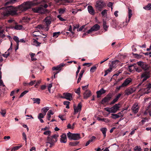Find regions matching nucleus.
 Instances as JSON below:
<instances>
[{
  "instance_id": "obj_19",
  "label": "nucleus",
  "mask_w": 151,
  "mask_h": 151,
  "mask_svg": "<svg viewBox=\"0 0 151 151\" xmlns=\"http://www.w3.org/2000/svg\"><path fill=\"white\" fill-rule=\"evenodd\" d=\"M88 10L89 13L92 15H94L95 14L94 10L92 6L89 5L88 6Z\"/></svg>"
},
{
  "instance_id": "obj_58",
  "label": "nucleus",
  "mask_w": 151,
  "mask_h": 151,
  "mask_svg": "<svg viewBox=\"0 0 151 151\" xmlns=\"http://www.w3.org/2000/svg\"><path fill=\"white\" fill-rule=\"evenodd\" d=\"M41 82V80H39L36 83V84L35 85V87L36 88H37V86H38L39 85Z\"/></svg>"
},
{
  "instance_id": "obj_61",
  "label": "nucleus",
  "mask_w": 151,
  "mask_h": 151,
  "mask_svg": "<svg viewBox=\"0 0 151 151\" xmlns=\"http://www.w3.org/2000/svg\"><path fill=\"white\" fill-rule=\"evenodd\" d=\"M75 92L76 93L79 95L80 93V88H78L77 90L75 91Z\"/></svg>"
},
{
  "instance_id": "obj_16",
  "label": "nucleus",
  "mask_w": 151,
  "mask_h": 151,
  "mask_svg": "<svg viewBox=\"0 0 151 151\" xmlns=\"http://www.w3.org/2000/svg\"><path fill=\"white\" fill-rule=\"evenodd\" d=\"M149 113L150 116H151V101L149 103V105L148 106L146 111L144 113V114L146 115Z\"/></svg>"
},
{
  "instance_id": "obj_43",
  "label": "nucleus",
  "mask_w": 151,
  "mask_h": 151,
  "mask_svg": "<svg viewBox=\"0 0 151 151\" xmlns=\"http://www.w3.org/2000/svg\"><path fill=\"white\" fill-rule=\"evenodd\" d=\"M111 115L113 116H111V118L113 119H116L120 117V116H118L117 114H112Z\"/></svg>"
},
{
  "instance_id": "obj_28",
  "label": "nucleus",
  "mask_w": 151,
  "mask_h": 151,
  "mask_svg": "<svg viewBox=\"0 0 151 151\" xmlns=\"http://www.w3.org/2000/svg\"><path fill=\"white\" fill-rule=\"evenodd\" d=\"M132 10L129 9V8H128V17L129 19L128 20V22H127V21H126V22L127 23L129 22L130 21V18L132 17Z\"/></svg>"
},
{
  "instance_id": "obj_53",
  "label": "nucleus",
  "mask_w": 151,
  "mask_h": 151,
  "mask_svg": "<svg viewBox=\"0 0 151 151\" xmlns=\"http://www.w3.org/2000/svg\"><path fill=\"white\" fill-rule=\"evenodd\" d=\"M65 12V9H60L59 10V12L60 14H63Z\"/></svg>"
},
{
  "instance_id": "obj_15",
  "label": "nucleus",
  "mask_w": 151,
  "mask_h": 151,
  "mask_svg": "<svg viewBox=\"0 0 151 151\" xmlns=\"http://www.w3.org/2000/svg\"><path fill=\"white\" fill-rule=\"evenodd\" d=\"M133 112L135 114L138 112L139 111V106L137 104H134L131 108Z\"/></svg>"
},
{
  "instance_id": "obj_48",
  "label": "nucleus",
  "mask_w": 151,
  "mask_h": 151,
  "mask_svg": "<svg viewBox=\"0 0 151 151\" xmlns=\"http://www.w3.org/2000/svg\"><path fill=\"white\" fill-rule=\"evenodd\" d=\"M60 32H55L53 33V37H58L60 34Z\"/></svg>"
},
{
  "instance_id": "obj_36",
  "label": "nucleus",
  "mask_w": 151,
  "mask_h": 151,
  "mask_svg": "<svg viewBox=\"0 0 151 151\" xmlns=\"http://www.w3.org/2000/svg\"><path fill=\"white\" fill-rule=\"evenodd\" d=\"M22 25L20 24H16L14 27V29L17 30H20L22 28Z\"/></svg>"
},
{
  "instance_id": "obj_60",
  "label": "nucleus",
  "mask_w": 151,
  "mask_h": 151,
  "mask_svg": "<svg viewBox=\"0 0 151 151\" xmlns=\"http://www.w3.org/2000/svg\"><path fill=\"white\" fill-rule=\"evenodd\" d=\"M38 32V31H34L33 33V35L34 37H36L37 36H39V35H38V34L37 33V32Z\"/></svg>"
},
{
  "instance_id": "obj_7",
  "label": "nucleus",
  "mask_w": 151,
  "mask_h": 151,
  "mask_svg": "<svg viewBox=\"0 0 151 151\" xmlns=\"http://www.w3.org/2000/svg\"><path fill=\"white\" fill-rule=\"evenodd\" d=\"M112 97V95L111 93H109L106 96L103 98L101 101V103L104 104L108 102Z\"/></svg>"
},
{
  "instance_id": "obj_59",
  "label": "nucleus",
  "mask_w": 151,
  "mask_h": 151,
  "mask_svg": "<svg viewBox=\"0 0 151 151\" xmlns=\"http://www.w3.org/2000/svg\"><path fill=\"white\" fill-rule=\"evenodd\" d=\"M57 17L61 21H65L66 20L65 19H63V18H62L61 17L60 15H58L57 16Z\"/></svg>"
},
{
  "instance_id": "obj_49",
  "label": "nucleus",
  "mask_w": 151,
  "mask_h": 151,
  "mask_svg": "<svg viewBox=\"0 0 151 151\" xmlns=\"http://www.w3.org/2000/svg\"><path fill=\"white\" fill-rule=\"evenodd\" d=\"M51 132L50 130H47L45 132L43 133V134L45 135H48V136H49L51 134Z\"/></svg>"
},
{
  "instance_id": "obj_14",
  "label": "nucleus",
  "mask_w": 151,
  "mask_h": 151,
  "mask_svg": "<svg viewBox=\"0 0 151 151\" xmlns=\"http://www.w3.org/2000/svg\"><path fill=\"white\" fill-rule=\"evenodd\" d=\"M44 21L45 22L46 25L48 26L51 22V17L50 16H47L44 19Z\"/></svg>"
},
{
  "instance_id": "obj_54",
  "label": "nucleus",
  "mask_w": 151,
  "mask_h": 151,
  "mask_svg": "<svg viewBox=\"0 0 151 151\" xmlns=\"http://www.w3.org/2000/svg\"><path fill=\"white\" fill-rule=\"evenodd\" d=\"M92 64V63H85L83 64V66H86L87 67H89Z\"/></svg>"
},
{
  "instance_id": "obj_38",
  "label": "nucleus",
  "mask_w": 151,
  "mask_h": 151,
  "mask_svg": "<svg viewBox=\"0 0 151 151\" xmlns=\"http://www.w3.org/2000/svg\"><path fill=\"white\" fill-rule=\"evenodd\" d=\"M22 147V145L19 146H17L15 147L12 149L11 151H15L16 150H17L19 149L20 147Z\"/></svg>"
},
{
  "instance_id": "obj_11",
  "label": "nucleus",
  "mask_w": 151,
  "mask_h": 151,
  "mask_svg": "<svg viewBox=\"0 0 151 151\" xmlns=\"http://www.w3.org/2000/svg\"><path fill=\"white\" fill-rule=\"evenodd\" d=\"M135 65H136L135 64H134L128 66V68L130 71L132 72L135 69L137 72H140L141 71V70L138 68H136V67L134 66Z\"/></svg>"
},
{
  "instance_id": "obj_29",
  "label": "nucleus",
  "mask_w": 151,
  "mask_h": 151,
  "mask_svg": "<svg viewBox=\"0 0 151 151\" xmlns=\"http://www.w3.org/2000/svg\"><path fill=\"white\" fill-rule=\"evenodd\" d=\"M4 30L0 28V37L4 38L5 37L4 34Z\"/></svg>"
},
{
  "instance_id": "obj_57",
  "label": "nucleus",
  "mask_w": 151,
  "mask_h": 151,
  "mask_svg": "<svg viewBox=\"0 0 151 151\" xmlns=\"http://www.w3.org/2000/svg\"><path fill=\"white\" fill-rule=\"evenodd\" d=\"M52 83H50L48 85V89L49 91V92L50 93L51 92V88L52 87Z\"/></svg>"
},
{
  "instance_id": "obj_13",
  "label": "nucleus",
  "mask_w": 151,
  "mask_h": 151,
  "mask_svg": "<svg viewBox=\"0 0 151 151\" xmlns=\"http://www.w3.org/2000/svg\"><path fill=\"white\" fill-rule=\"evenodd\" d=\"M120 104H116L111 108L112 113H115L120 108Z\"/></svg>"
},
{
  "instance_id": "obj_45",
  "label": "nucleus",
  "mask_w": 151,
  "mask_h": 151,
  "mask_svg": "<svg viewBox=\"0 0 151 151\" xmlns=\"http://www.w3.org/2000/svg\"><path fill=\"white\" fill-rule=\"evenodd\" d=\"M96 67L95 65H94L91 68L90 71L91 72L93 73L96 70Z\"/></svg>"
},
{
  "instance_id": "obj_1",
  "label": "nucleus",
  "mask_w": 151,
  "mask_h": 151,
  "mask_svg": "<svg viewBox=\"0 0 151 151\" xmlns=\"http://www.w3.org/2000/svg\"><path fill=\"white\" fill-rule=\"evenodd\" d=\"M18 10V7H17L12 6H9L2 13V15L4 17H7L10 15H17L18 14L17 12Z\"/></svg>"
},
{
  "instance_id": "obj_37",
  "label": "nucleus",
  "mask_w": 151,
  "mask_h": 151,
  "mask_svg": "<svg viewBox=\"0 0 151 151\" xmlns=\"http://www.w3.org/2000/svg\"><path fill=\"white\" fill-rule=\"evenodd\" d=\"M119 61L118 60H116L114 61H113L111 63V64L115 68L117 64H118Z\"/></svg>"
},
{
  "instance_id": "obj_52",
  "label": "nucleus",
  "mask_w": 151,
  "mask_h": 151,
  "mask_svg": "<svg viewBox=\"0 0 151 151\" xmlns=\"http://www.w3.org/2000/svg\"><path fill=\"white\" fill-rule=\"evenodd\" d=\"M9 55V52L7 51L5 52V54H3L2 55L4 57L6 58Z\"/></svg>"
},
{
  "instance_id": "obj_34",
  "label": "nucleus",
  "mask_w": 151,
  "mask_h": 151,
  "mask_svg": "<svg viewBox=\"0 0 151 151\" xmlns=\"http://www.w3.org/2000/svg\"><path fill=\"white\" fill-rule=\"evenodd\" d=\"M143 8L147 10H151V4H149L148 5L143 7Z\"/></svg>"
},
{
  "instance_id": "obj_17",
  "label": "nucleus",
  "mask_w": 151,
  "mask_h": 151,
  "mask_svg": "<svg viewBox=\"0 0 151 151\" xmlns=\"http://www.w3.org/2000/svg\"><path fill=\"white\" fill-rule=\"evenodd\" d=\"M132 79L131 78H128L126 79L124 82L122 84V86L125 87L129 85L132 81Z\"/></svg>"
},
{
  "instance_id": "obj_12",
  "label": "nucleus",
  "mask_w": 151,
  "mask_h": 151,
  "mask_svg": "<svg viewBox=\"0 0 151 151\" xmlns=\"http://www.w3.org/2000/svg\"><path fill=\"white\" fill-rule=\"evenodd\" d=\"M100 27V26L97 24L94 25L88 31V33H90L91 32L93 31H97L99 29Z\"/></svg>"
},
{
  "instance_id": "obj_44",
  "label": "nucleus",
  "mask_w": 151,
  "mask_h": 151,
  "mask_svg": "<svg viewBox=\"0 0 151 151\" xmlns=\"http://www.w3.org/2000/svg\"><path fill=\"white\" fill-rule=\"evenodd\" d=\"M51 137L53 139L55 140V141L56 142L57 141V138L58 137V135L55 134Z\"/></svg>"
},
{
  "instance_id": "obj_41",
  "label": "nucleus",
  "mask_w": 151,
  "mask_h": 151,
  "mask_svg": "<svg viewBox=\"0 0 151 151\" xmlns=\"http://www.w3.org/2000/svg\"><path fill=\"white\" fill-rule=\"evenodd\" d=\"M103 26L104 29L105 30V31H106L107 30V29L108 28V26L106 25V21H104L103 22Z\"/></svg>"
},
{
  "instance_id": "obj_23",
  "label": "nucleus",
  "mask_w": 151,
  "mask_h": 151,
  "mask_svg": "<svg viewBox=\"0 0 151 151\" xmlns=\"http://www.w3.org/2000/svg\"><path fill=\"white\" fill-rule=\"evenodd\" d=\"M73 140H78L81 138L80 134L79 133L73 134Z\"/></svg>"
},
{
  "instance_id": "obj_22",
  "label": "nucleus",
  "mask_w": 151,
  "mask_h": 151,
  "mask_svg": "<svg viewBox=\"0 0 151 151\" xmlns=\"http://www.w3.org/2000/svg\"><path fill=\"white\" fill-rule=\"evenodd\" d=\"M121 93H119L116 97V98L113 99V100L110 103V104H112L117 102L119 98L121 96Z\"/></svg>"
},
{
  "instance_id": "obj_5",
  "label": "nucleus",
  "mask_w": 151,
  "mask_h": 151,
  "mask_svg": "<svg viewBox=\"0 0 151 151\" xmlns=\"http://www.w3.org/2000/svg\"><path fill=\"white\" fill-rule=\"evenodd\" d=\"M105 5V2L101 0L96 1L95 6L98 10L101 11Z\"/></svg>"
},
{
  "instance_id": "obj_20",
  "label": "nucleus",
  "mask_w": 151,
  "mask_h": 151,
  "mask_svg": "<svg viewBox=\"0 0 151 151\" xmlns=\"http://www.w3.org/2000/svg\"><path fill=\"white\" fill-rule=\"evenodd\" d=\"M60 142L61 143H65L67 142L66 135L63 134L61 136Z\"/></svg>"
},
{
  "instance_id": "obj_8",
  "label": "nucleus",
  "mask_w": 151,
  "mask_h": 151,
  "mask_svg": "<svg viewBox=\"0 0 151 151\" xmlns=\"http://www.w3.org/2000/svg\"><path fill=\"white\" fill-rule=\"evenodd\" d=\"M136 89L137 88L134 87L129 88L125 91V95H129L131 94L134 92Z\"/></svg>"
},
{
  "instance_id": "obj_4",
  "label": "nucleus",
  "mask_w": 151,
  "mask_h": 151,
  "mask_svg": "<svg viewBox=\"0 0 151 151\" xmlns=\"http://www.w3.org/2000/svg\"><path fill=\"white\" fill-rule=\"evenodd\" d=\"M65 65L64 63H61L58 65L53 67L52 68V70L53 71H56V72H54V73L55 74L54 76L59 73L62 69L63 67Z\"/></svg>"
},
{
  "instance_id": "obj_21",
  "label": "nucleus",
  "mask_w": 151,
  "mask_h": 151,
  "mask_svg": "<svg viewBox=\"0 0 151 151\" xmlns=\"http://www.w3.org/2000/svg\"><path fill=\"white\" fill-rule=\"evenodd\" d=\"M142 69L144 70L145 71H146L145 72L147 73V74L149 72V71L148 70L149 67L148 65H146L145 63H143L142 62Z\"/></svg>"
},
{
  "instance_id": "obj_2",
  "label": "nucleus",
  "mask_w": 151,
  "mask_h": 151,
  "mask_svg": "<svg viewBox=\"0 0 151 151\" xmlns=\"http://www.w3.org/2000/svg\"><path fill=\"white\" fill-rule=\"evenodd\" d=\"M33 5V3L31 1H26L18 6L19 9L22 11H25L30 8Z\"/></svg>"
},
{
  "instance_id": "obj_56",
  "label": "nucleus",
  "mask_w": 151,
  "mask_h": 151,
  "mask_svg": "<svg viewBox=\"0 0 151 151\" xmlns=\"http://www.w3.org/2000/svg\"><path fill=\"white\" fill-rule=\"evenodd\" d=\"M79 27V24H76L75 25H73V31L77 29Z\"/></svg>"
},
{
  "instance_id": "obj_27",
  "label": "nucleus",
  "mask_w": 151,
  "mask_h": 151,
  "mask_svg": "<svg viewBox=\"0 0 151 151\" xmlns=\"http://www.w3.org/2000/svg\"><path fill=\"white\" fill-rule=\"evenodd\" d=\"M97 119L98 121H101L105 122L106 123H108L109 122V120L107 118H101L99 117L97 118Z\"/></svg>"
},
{
  "instance_id": "obj_26",
  "label": "nucleus",
  "mask_w": 151,
  "mask_h": 151,
  "mask_svg": "<svg viewBox=\"0 0 151 151\" xmlns=\"http://www.w3.org/2000/svg\"><path fill=\"white\" fill-rule=\"evenodd\" d=\"M31 99H32L33 101H34L33 103H36L37 104H39L40 103V99L39 98H31Z\"/></svg>"
},
{
  "instance_id": "obj_64",
  "label": "nucleus",
  "mask_w": 151,
  "mask_h": 151,
  "mask_svg": "<svg viewBox=\"0 0 151 151\" xmlns=\"http://www.w3.org/2000/svg\"><path fill=\"white\" fill-rule=\"evenodd\" d=\"M107 10L104 9L101 12V14L102 16H104L105 14H106Z\"/></svg>"
},
{
  "instance_id": "obj_62",
  "label": "nucleus",
  "mask_w": 151,
  "mask_h": 151,
  "mask_svg": "<svg viewBox=\"0 0 151 151\" xmlns=\"http://www.w3.org/2000/svg\"><path fill=\"white\" fill-rule=\"evenodd\" d=\"M0 113L3 116H4L6 114V111L5 110H2Z\"/></svg>"
},
{
  "instance_id": "obj_40",
  "label": "nucleus",
  "mask_w": 151,
  "mask_h": 151,
  "mask_svg": "<svg viewBox=\"0 0 151 151\" xmlns=\"http://www.w3.org/2000/svg\"><path fill=\"white\" fill-rule=\"evenodd\" d=\"M70 102L68 101H65L63 102V104L66 106V108L67 109L69 108V104Z\"/></svg>"
},
{
  "instance_id": "obj_18",
  "label": "nucleus",
  "mask_w": 151,
  "mask_h": 151,
  "mask_svg": "<svg viewBox=\"0 0 151 151\" xmlns=\"http://www.w3.org/2000/svg\"><path fill=\"white\" fill-rule=\"evenodd\" d=\"M106 91L102 88L100 90L97 91L96 92L97 94V97L99 98L101 97V95L106 92Z\"/></svg>"
},
{
  "instance_id": "obj_31",
  "label": "nucleus",
  "mask_w": 151,
  "mask_h": 151,
  "mask_svg": "<svg viewBox=\"0 0 151 151\" xmlns=\"http://www.w3.org/2000/svg\"><path fill=\"white\" fill-rule=\"evenodd\" d=\"M49 108L48 107H46L42 108V109L43 114L45 115L46 114V112L49 109Z\"/></svg>"
},
{
  "instance_id": "obj_50",
  "label": "nucleus",
  "mask_w": 151,
  "mask_h": 151,
  "mask_svg": "<svg viewBox=\"0 0 151 151\" xmlns=\"http://www.w3.org/2000/svg\"><path fill=\"white\" fill-rule=\"evenodd\" d=\"M45 116V115L42 113H40L38 116V119L43 118Z\"/></svg>"
},
{
  "instance_id": "obj_30",
  "label": "nucleus",
  "mask_w": 151,
  "mask_h": 151,
  "mask_svg": "<svg viewBox=\"0 0 151 151\" xmlns=\"http://www.w3.org/2000/svg\"><path fill=\"white\" fill-rule=\"evenodd\" d=\"M79 143V142L75 141L70 142L69 143V145L71 146H75Z\"/></svg>"
},
{
  "instance_id": "obj_9",
  "label": "nucleus",
  "mask_w": 151,
  "mask_h": 151,
  "mask_svg": "<svg viewBox=\"0 0 151 151\" xmlns=\"http://www.w3.org/2000/svg\"><path fill=\"white\" fill-rule=\"evenodd\" d=\"M63 96H61L60 97L63 99H65L67 100L70 101L73 99V97L71 93H63Z\"/></svg>"
},
{
  "instance_id": "obj_63",
  "label": "nucleus",
  "mask_w": 151,
  "mask_h": 151,
  "mask_svg": "<svg viewBox=\"0 0 151 151\" xmlns=\"http://www.w3.org/2000/svg\"><path fill=\"white\" fill-rule=\"evenodd\" d=\"M95 139H96V137H95L92 136L90 138V139L89 140L91 142H92L93 141H94L95 140Z\"/></svg>"
},
{
  "instance_id": "obj_6",
  "label": "nucleus",
  "mask_w": 151,
  "mask_h": 151,
  "mask_svg": "<svg viewBox=\"0 0 151 151\" xmlns=\"http://www.w3.org/2000/svg\"><path fill=\"white\" fill-rule=\"evenodd\" d=\"M47 140L46 146H48V145H50L49 147L50 148H52L54 146L55 143L56 142L55 140L51 136H48L47 137Z\"/></svg>"
},
{
  "instance_id": "obj_46",
  "label": "nucleus",
  "mask_w": 151,
  "mask_h": 151,
  "mask_svg": "<svg viewBox=\"0 0 151 151\" xmlns=\"http://www.w3.org/2000/svg\"><path fill=\"white\" fill-rule=\"evenodd\" d=\"M111 71L112 70L109 68L107 70H105V73L104 76H106L109 74Z\"/></svg>"
},
{
  "instance_id": "obj_10",
  "label": "nucleus",
  "mask_w": 151,
  "mask_h": 151,
  "mask_svg": "<svg viewBox=\"0 0 151 151\" xmlns=\"http://www.w3.org/2000/svg\"><path fill=\"white\" fill-rule=\"evenodd\" d=\"M82 106V104L81 103H78L77 106L74 105V114H76L78 112H80L81 111V110Z\"/></svg>"
},
{
  "instance_id": "obj_3",
  "label": "nucleus",
  "mask_w": 151,
  "mask_h": 151,
  "mask_svg": "<svg viewBox=\"0 0 151 151\" xmlns=\"http://www.w3.org/2000/svg\"><path fill=\"white\" fill-rule=\"evenodd\" d=\"M32 10L35 13H38L41 14H46L49 12L47 9H44L42 6L32 8Z\"/></svg>"
},
{
  "instance_id": "obj_51",
  "label": "nucleus",
  "mask_w": 151,
  "mask_h": 151,
  "mask_svg": "<svg viewBox=\"0 0 151 151\" xmlns=\"http://www.w3.org/2000/svg\"><path fill=\"white\" fill-rule=\"evenodd\" d=\"M28 92V91H23L20 94V95L19 96V98H21V97H23L25 94L26 93H27Z\"/></svg>"
},
{
  "instance_id": "obj_39",
  "label": "nucleus",
  "mask_w": 151,
  "mask_h": 151,
  "mask_svg": "<svg viewBox=\"0 0 151 151\" xmlns=\"http://www.w3.org/2000/svg\"><path fill=\"white\" fill-rule=\"evenodd\" d=\"M13 39L17 42V45L18 46H19V38L17 36H15L14 37Z\"/></svg>"
},
{
  "instance_id": "obj_32",
  "label": "nucleus",
  "mask_w": 151,
  "mask_h": 151,
  "mask_svg": "<svg viewBox=\"0 0 151 151\" xmlns=\"http://www.w3.org/2000/svg\"><path fill=\"white\" fill-rule=\"evenodd\" d=\"M73 134L71 133L70 132L67 134V136L68 139L70 140H73Z\"/></svg>"
},
{
  "instance_id": "obj_47",
  "label": "nucleus",
  "mask_w": 151,
  "mask_h": 151,
  "mask_svg": "<svg viewBox=\"0 0 151 151\" xmlns=\"http://www.w3.org/2000/svg\"><path fill=\"white\" fill-rule=\"evenodd\" d=\"M135 151H141V147L139 146H136L134 148Z\"/></svg>"
},
{
  "instance_id": "obj_24",
  "label": "nucleus",
  "mask_w": 151,
  "mask_h": 151,
  "mask_svg": "<svg viewBox=\"0 0 151 151\" xmlns=\"http://www.w3.org/2000/svg\"><path fill=\"white\" fill-rule=\"evenodd\" d=\"M91 95V92L89 90L86 91L83 94L84 98L85 99H87Z\"/></svg>"
},
{
  "instance_id": "obj_33",
  "label": "nucleus",
  "mask_w": 151,
  "mask_h": 151,
  "mask_svg": "<svg viewBox=\"0 0 151 151\" xmlns=\"http://www.w3.org/2000/svg\"><path fill=\"white\" fill-rule=\"evenodd\" d=\"M150 88H151V84H150L149 85H148L147 86V87L146 88H143V89H144L145 91L147 90V92L145 91V92H144V93H148L149 91H148V90H150Z\"/></svg>"
},
{
  "instance_id": "obj_35",
  "label": "nucleus",
  "mask_w": 151,
  "mask_h": 151,
  "mask_svg": "<svg viewBox=\"0 0 151 151\" xmlns=\"http://www.w3.org/2000/svg\"><path fill=\"white\" fill-rule=\"evenodd\" d=\"M33 44L36 46H39L41 43V42H39L35 39H33Z\"/></svg>"
},
{
  "instance_id": "obj_42",
  "label": "nucleus",
  "mask_w": 151,
  "mask_h": 151,
  "mask_svg": "<svg viewBox=\"0 0 151 151\" xmlns=\"http://www.w3.org/2000/svg\"><path fill=\"white\" fill-rule=\"evenodd\" d=\"M43 35L45 36L44 37H42L41 36H38V37L36 38L35 40H38L39 41H40L39 40L40 39H41L42 40H43V38H45L46 37V35L44 34H43Z\"/></svg>"
},
{
  "instance_id": "obj_55",
  "label": "nucleus",
  "mask_w": 151,
  "mask_h": 151,
  "mask_svg": "<svg viewBox=\"0 0 151 151\" xmlns=\"http://www.w3.org/2000/svg\"><path fill=\"white\" fill-rule=\"evenodd\" d=\"M22 136L23 137V139H24L26 143L27 142V137L26 134H25L24 132H23L22 133ZM27 144V143H26V145Z\"/></svg>"
},
{
  "instance_id": "obj_25",
  "label": "nucleus",
  "mask_w": 151,
  "mask_h": 151,
  "mask_svg": "<svg viewBox=\"0 0 151 151\" xmlns=\"http://www.w3.org/2000/svg\"><path fill=\"white\" fill-rule=\"evenodd\" d=\"M100 130L102 133L104 137L105 138L106 136V133L107 130V128L106 127H103L101 128Z\"/></svg>"
}]
</instances>
